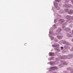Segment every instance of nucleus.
Listing matches in <instances>:
<instances>
[{
  "mask_svg": "<svg viewBox=\"0 0 73 73\" xmlns=\"http://www.w3.org/2000/svg\"><path fill=\"white\" fill-rule=\"evenodd\" d=\"M24 45L26 46L27 45V44L26 43H25L24 44Z\"/></svg>",
  "mask_w": 73,
  "mask_h": 73,
  "instance_id": "19",
  "label": "nucleus"
},
{
  "mask_svg": "<svg viewBox=\"0 0 73 73\" xmlns=\"http://www.w3.org/2000/svg\"><path fill=\"white\" fill-rule=\"evenodd\" d=\"M56 45H58H58H59V44H57Z\"/></svg>",
  "mask_w": 73,
  "mask_h": 73,
  "instance_id": "23",
  "label": "nucleus"
},
{
  "mask_svg": "<svg viewBox=\"0 0 73 73\" xmlns=\"http://www.w3.org/2000/svg\"><path fill=\"white\" fill-rule=\"evenodd\" d=\"M65 1L66 2H69V1H70V0H65Z\"/></svg>",
  "mask_w": 73,
  "mask_h": 73,
  "instance_id": "16",
  "label": "nucleus"
},
{
  "mask_svg": "<svg viewBox=\"0 0 73 73\" xmlns=\"http://www.w3.org/2000/svg\"><path fill=\"white\" fill-rule=\"evenodd\" d=\"M64 37V35L62 34H61V36H60L59 35H58L57 36V37L58 38L59 40H61V39H62V37Z\"/></svg>",
  "mask_w": 73,
  "mask_h": 73,
  "instance_id": "1",
  "label": "nucleus"
},
{
  "mask_svg": "<svg viewBox=\"0 0 73 73\" xmlns=\"http://www.w3.org/2000/svg\"><path fill=\"white\" fill-rule=\"evenodd\" d=\"M67 42H66V41H63V43L64 44H66Z\"/></svg>",
  "mask_w": 73,
  "mask_h": 73,
  "instance_id": "11",
  "label": "nucleus"
},
{
  "mask_svg": "<svg viewBox=\"0 0 73 73\" xmlns=\"http://www.w3.org/2000/svg\"><path fill=\"white\" fill-rule=\"evenodd\" d=\"M71 50L72 51H73V48H72V49H71Z\"/></svg>",
  "mask_w": 73,
  "mask_h": 73,
  "instance_id": "21",
  "label": "nucleus"
},
{
  "mask_svg": "<svg viewBox=\"0 0 73 73\" xmlns=\"http://www.w3.org/2000/svg\"><path fill=\"white\" fill-rule=\"evenodd\" d=\"M65 31H66V32H70V31H71V29H70L69 28L67 27L65 29Z\"/></svg>",
  "mask_w": 73,
  "mask_h": 73,
  "instance_id": "3",
  "label": "nucleus"
},
{
  "mask_svg": "<svg viewBox=\"0 0 73 73\" xmlns=\"http://www.w3.org/2000/svg\"><path fill=\"white\" fill-rule=\"evenodd\" d=\"M58 60V58H56V61H58V60Z\"/></svg>",
  "mask_w": 73,
  "mask_h": 73,
  "instance_id": "20",
  "label": "nucleus"
},
{
  "mask_svg": "<svg viewBox=\"0 0 73 73\" xmlns=\"http://www.w3.org/2000/svg\"><path fill=\"white\" fill-rule=\"evenodd\" d=\"M67 25V22H65L62 25V27L63 28H65V27Z\"/></svg>",
  "mask_w": 73,
  "mask_h": 73,
  "instance_id": "4",
  "label": "nucleus"
},
{
  "mask_svg": "<svg viewBox=\"0 0 73 73\" xmlns=\"http://www.w3.org/2000/svg\"><path fill=\"white\" fill-rule=\"evenodd\" d=\"M70 5H65L64 6L66 8H69V7H70Z\"/></svg>",
  "mask_w": 73,
  "mask_h": 73,
  "instance_id": "7",
  "label": "nucleus"
},
{
  "mask_svg": "<svg viewBox=\"0 0 73 73\" xmlns=\"http://www.w3.org/2000/svg\"><path fill=\"white\" fill-rule=\"evenodd\" d=\"M61 48L62 49H64V47L62 46L61 47Z\"/></svg>",
  "mask_w": 73,
  "mask_h": 73,
  "instance_id": "18",
  "label": "nucleus"
},
{
  "mask_svg": "<svg viewBox=\"0 0 73 73\" xmlns=\"http://www.w3.org/2000/svg\"><path fill=\"white\" fill-rule=\"evenodd\" d=\"M68 47H67L66 46H64V48H65V49H68Z\"/></svg>",
  "mask_w": 73,
  "mask_h": 73,
  "instance_id": "14",
  "label": "nucleus"
},
{
  "mask_svg": "<svg viewBox=\"0 0 73 73\" xmlns=\"http://www.w3.org/2000/svg\"><path fill=\"white\" fill-rule=\"evenodd\" d=\"M71 19L72 20H73V16H72V17H71Z\"/></svg>",
  "mask_w": 73,
  "mask_h": 73,
  "instance_id": "22",
  "label": "nucleus"
},
{
  "mask_svg": "<svg viewBox=\"0 0 73 73\" xmlns=\"http://www.w3.org/2000/svg\"><path fill=\"white\" fill-rule=\"evenodd\" d=\"M71 33V32H70V33Z\"/></svg>",
  "mask_w": 73,
  "mask_h": 73,
  "instance_id": "24",
  "label": "nucleus"
},
{
  "mask_svg": "<svg viewBox=\"0 0 73 73\" xmlns=\"http://www.w3.org/2000/svg\"><path fill=\"white\" fill-rule=\"evenodd\" d=\"M67 35H68V36L69 37H71L73 36L72 35L70 34H67Z\"/></svg>",
  "mask_w": 73,
  "mask_h": 73,
  "instance_id": "8",
  "label": "nucleus"
},
{
  "mask_svg": "<svg viewBox=\"0 0 73 73\" xmlns=\"http://www.w3.org/2000/svg\"><path fill=\"white\" fill-rule=\"evenodd\" d=\"M54 5L55 7H56V5Z\"/></svg>",
  "mask_w": 73,
  "mask_h": 73,
  "instance_id": "27",
  "label": "nucleus"
},
{
  "mask_svg": "<svg viewBox=\"0 0 73 73\" xmlns=\"http://www.w3.org/2000/svg\"><path fill=\"white\" fill-rule=\"evenodd\" d=\"M56 7V8H57V6Z\"/></svg>",
  "mask_w": 73,
  "mask_h": 73,
  "instance_id": "25",
  "label": "nucleus"
},
{
  "mask_svg": "<svg viewBox=\"0 0 73 73\" xmlns=\"http://www.w3.org/2000/svg\"><path fill=\"white\" fill-rule=\"evenodd\" d=\"M59 21L61 23H64V21H65L64 19H60L59 20Z\"/></svg>",
  "mask_w": 73,
  "mask_h": 73,
  "instance_id": "5",
  "label": "nucleus"
},
{
  "mask_svg": "<svg viewBox=\"0 0 73 73\" xmlns=\"http://www.w3.org/2000/svg\"><path fill=\"white\" fill-rule=\"evenodd\" d=\"M62 59H63L64 58H61Z\"/></svg>",
  "mask_w": 73,
  "mask_h": 73,
  "instance_id": "28",
  "label": "nucleus"
},
{
  "mask_svg": "<svg viewBox=\"0 0 73 73\" xmlns=\"http://www.w3.org/2000/svg\"><path fill=\"white\" fill-rule=\"evenodd\" d=\"M53 27L54 28H57V26L56 25H54Z\"/></svg>",
  "mask_w": 73,
  "mask_h": 73,
  "instance_id": "12",
  "label": "nucleus"
},
{
  "mask_svg": "<svg viewBox=\"0 0 73 73\" xmlns=\"http://www.w3.org/2000/svg\"><path fill=\"white\" fill-rule=\"evenodd\" d=\"M56 1H57L58 2H59V1H61V0H55Z\"/></svg>",
  "mask_w": 73,
  "mask_h": 73,
  "instance_id": "17",
  "label": "nucleus"
},
{
  "mask_svg": "<svg viewBox=\"0 0 73 73\" xmlns=\"http://www.w3.org/2000/svg\"><path fill=\"white\" fill-rule=\"evenodd\" d=\"M73 10H70V12L68 13L70 14V15H71V14L73 13Z\"/></svg>",
  "mask_w": 73,
  "mask_h": 73,
  "instance_id": "6",
  "label": "nucleus"
},
{
  "mask_svg": "<svg viewBox=\"0 0 73 73\" xmlns=\"http://www.w3.org/2000/svg\"><path fill=\"white\" fill-rule=\"evenodd\" d=\"M58 29L59 30V32H60V31H62V29H61V28L59 27V29Z\"/></svg>",
  "mask_w": 73,
  "mask_h": 73,
  "instance_id": "13",
  "label": "nucleus"
},
{
  "mask_svg": "<svg viewBox=\"0 0 73 73\" xmlns=\"http://www.w3.org/2000/svg\"><path fill=\"white\" fill-rule=\"evenodd\" d=\"M66 18L68 20V21H70L72 19V17L70 15H67L66 16Z\"/></svg>",
  "mask_w": 73,
  "mask_h": 73,
  "instance_id": "2",
  "label": "nucleus"
},
{
  "mask_svg": "<svg viewBox=\"0 0 73 73\" xmlns=\"http://www.w3.org/2000/svg\"><path fill=\"white\" fill-rule=\"evenodd\" d=\"M72 41L73 42V39L72 40Z\"/></svg>",
  "mask_w": 73,
  "mask_h": 73,
  "instance_id": "26",
  "label": "nucleus"
},
{
  "mask_svg": "<svg viewBox=\"0 0 73 73\" xmlns=\"http://www.w3.org/2000/svg\"><path fill=\"white\" fill-rule=\"evenodd\" d=\"M53 69H58V68L57 67H53L52 68Z\"/></svg>",
  "mask_w": 73,
  "mask_h": 73,
  "instance_id": "10",
  "label": "nucleus"
},
{
  "mask_svg": "<svg viewBox=\"0 0 73 73\" xmlns=\"http://www.w3.org/2000/svg\"><path fill=\"white\" fill-rule=\"evenodd\" d=\"M49 54V55L50 56H53L54 55V53H53L50 52Z\"/></svg>",
  "mask_w": 73,
  "mask_h": 73,
  "instance_id": "9",
  "label": "nucleus"
},
{
  "mask_svg": "<svg viewBox=\"0 0 73 73\" xmlns=\"http://www.w3.org/2000/svg\"><path fill=\"white\" fill-rule=\"evenodd\" d=\"M64 11L65 12H68V9H65Z\"/></svg>",
  "mask_w": 73,
  "mask_h": 73,
  "instance_id": "15",
  "label": "nucleus"
}]
</instances>
